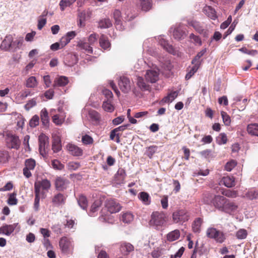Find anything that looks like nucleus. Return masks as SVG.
<instances>
[{
	"instance_id": "obj_43",
	"label": "nucleus",
	"mask_w": 258,
	"mask_h": 258,
	"mask_svg": "<svg viewBox=\"0 0 258 258\" xmlns=\"http://www.w3.org/2000/svg\"><path fill=\"white\" fill-rule=\"evenodd\" d=\"M78 203L80 207L84 210L86 209L88 206L87 200L86 198L83 195L79 197L78 199Z\"/></svg>"
},
{
	"instance_id": "obj_15",
	"label": "nucleus",
	"mask_w": 258,
	"mask_h": 258,
	"mask_svg": "<svg viewBox=\"0 0 258 258\" xmlns=\"http://www.w3.org/2000/svg\"><path fill=\"white\" fill-rule=\"evenodd\" d=\"M58 113L52 116V121L56 125H61L64 121L66 113L60 108L58 109Z\"/></svg>"
},
{
	"instance_id": "obj_26",
	"label": "nucleus",
	"mask_w": 258,
	"mask_h": 258,
	"mask_svg": "<svg viewBox=\"0 0 258 258\" xmlns=\"http://www.w3.org/2000/svg\"><path fill=\"white\" fill-rule=\"evenodd\" d=\"M185 35V32L181 26L176 27L173 32V36L176 39H181L184 38Z\"/></svg>"
},
{
	"instance_id": "obj_17",
	"label": "nucleus",
	"mask_w": 258,
	"mask_h": 258,
	"mask_svg": "<svg viewBox=\"0 0 258 258\" xmlns=\"http://www.w3.org/2000/svg\"><path fill=\"white\" fill-rule=\"evenodd\" d=\"M61 149V140L59 136L56 134H52V150L53 152L57 153Z\"/></svg>"
},
{
	"instance_id": "obj_29",
	"label": "nucleus",
	"mask_w": 258,
	"mask_h": 258,
	"mask_svg": "<svg viewBox=\"0 0 258 258\" xmlns=\"http://www.w3.org/2000/svg\"><path fill=\"white\" fill-rule=\"evenodd\" d=\"M99 43L100 46L105 50L110 48L111 45L108 37L104 34L101 35L99 39Z\"/></svg>"
},
{
	"instance_id": "obj_30",
	"label": "nucleus",
	"mask_w": 258,
	"mask_h": 258,
	"mask_svg": "<svg viewBox=\"0 0 258 258\" xmlns=\"http://www.w3.org/2000/svg\"><path fill=\"white\" fill-rule=\"evenodd\" d=\"M38 85V82L35 77H29L25 82V86L29 88H34Z\"/></svg>"
},
{
	"instance_id": "obj_13",
	"label": "nucleus",
	"mask_w": 258,
	"mask_h": 258,
	"mask_svg": "<svg viewBox=\"0 0 258 258\" xmlns=\"http://www.w3.org/2000/svg\"><path fill=\"white\" fill-rule=\"evenodd\" d=\"M118 85L120 90L124 93H128L131 90L130 80L125 77H121L118 81Z\"/></svg>"
},
{
	"instance_id": "obj_57",
	"label": "nucleus",
	"mask_w": 258,
	"mask_h": 258,
	"mask_svg": "<svg viewBox=\"0 0 258 258\" xmlns=\"http://www.w3.org/2000/svg\"><path fill=\"white\" fill-rule=\"evenodd\" d=\"M222 194L226 197L231 198H235L237 197V192L234 190H226L222 192Z\"/></svg>"
},
{
	"instance_id": "obj_27",
	"label": "nucleus",
	"mask_w": 258,
	"mask_h": 258,
	"mask_svg": "<svg viewBox=\"0 0 258 258\" xmlns=\"http://www.w3.org/2000/svg\"><path fill=\"white\" fill-rule=\"evenodd\" d=\"M177 91H173L169 93L166 96L164 97L161 100V103H170L172 102L178 96Z\"/></svg>"
},
{
	"instance_id": "obj_59",
	"label": "nucleus",
	"mask_w": 258,
	"mask_h": 258,
	"mask_svg": "<svg viewBox=\"0 0 258 258\" xmlns=\"http://www.w3.org/2000/svg\"><path fill=\"white\" fill-rule=\"evenodd\" d=\"M189 38L195 44L201 45L202 44L200 38L199 36L194 35L193 33L190 34Z\"/></svg>"
},
{
	"instance_id": "obj_40",
	"label": "nucleus",
	"mask_w": 258,
	"mask_h": 258,
	"mask_svg": "<svg viewBox=\"0 0 258 258\" xmlns=\"http://www.w3.org/2000/svg\"><path fill=\"white\" fill-rule=\"evenodd\" d=\"M101 202L100 200H96L92 204L91 207L90 213L89 214L90 216H94V213H95L100 207Z\"/></svg>"
},
{
	"instance_id": "obj_62",
	"label": "nucleus",
	"mask_w": 258,
	"mask_h": 258,
	"mask_svg": "<svg viewBox=\"0 0 258 258\" xmlns=\"http://www.w3.org/2000/svg\"><path fill=\"white\" fill-rule=\"evenodd\" d=\"M199 68L197 67L193 66L189 71L186 74L185 76V79L188 80L198 70Z\"/></svg>"
},
{
	"instance_id": "obj_6",
	"label": "nucleus",
	"mask_w": 258,
	"mask_h": 258,
	"mask_svg": "<svg viewBox=\"0 0 258 258\" xmlns=\"http://www.w3.org/2000/svg\"><path fill=\"white\" fill-rule=\"evenodd\" d=\"M49 146V138L43 134L39 136V151L40 154L43 157H46Z\"/></svg>"
},
{
	"instance_id": "obj_44",
	"label": "nucleus",
	"mask_w": 258,
	"mask_h": 258,
	"mask_svg": "<svg viewBox=\"0 0 258 258\" xmlns=\"http://www.w3.org/2000/svg\"><path fill=\"white\" fill-rule=\"evenodd\" d=\"M137 84L138 86L143 90H146L148 89V85L144 82V79L141 77H138L137 79Z\"/></svg>"
},
{
	"instance_id": "obj_33",
	"label": "nucleus",
	"mask_w": 258,
	"mask_h": 258,
	"mask_svg": "<svg viewBox=\"0 0 258 258\" xmlns=\"http://www.w3.org/2000/svg\"><path fill=\"white\" fill-rule=\"evenodd\" d=\"M23 42V38L20 37L16 38L15 40L13 37V42L12 49L14 51L19 49L22 45Z\"/></svg>"
},
{
	"instance_id": "obj_41",
	"label": "nucleus",
	"mask_w": 258,
	"mask_h": 258,
	"mask_svg": "<svg viewBox=\"0 0 258 258\" xmlns=\"http://www.w3.org/2000/svg\"><path fill=\"white\" fill-rule=\"evenodd\" d=\"M102 108L105 111L109 112H112L114 109V107L111 104L110 100L103 101Z\"/></svg>"
},
{
	"instance_id": "obj_25",
	"label": "nucleus",
	"mask_w": 258,
	"mask_h": 258,
	"mask_svg": "<svg viewBox=\"0 0 258 258\" xmlns=\"http://www.w3.org/2000/svg\"><path fill=\"white\" fill-rule=\"evenodd\" d=\"M112 25L111 20L108 18L100 19L98 21V27L100 29H107L111 27Z\"/></svg>"
},
{
	"instance_id": "obj_36",
	"label": "nucleus",
	"mask_w": 258,
	"mask_h": 258,
	"mask_svg": "<svg viewBox=\"0 0 258 258\" xmlns=\"http://www.w3.org/2000/svg\"><path fill=\"white\" fill-rule=\"evenodd\" d=\"M247 131L249 134L258 137V124H249L247 126Z\"/></svg>"
},
{
	"instance_id": "obj_58",
	"label": "nucleus",
	"mask_w": 258,
	"mask_h": 258,
	"mask_svg": "<svg viewBox=\"0 0 258 258\" xmlns=\"http://www.w3.org/2000/svg\"><path fill=\"white\" fill-rule=\"evenodd\" d=\"M72 5V4L69 0H61L59 4L61 11H64L66 8L70 7Z\"/></svg>"
},
{
	"instance_id": "obj_5",
	"label": "nucleus",
	"mask_w": 258,
	"mask_h": 258,
	"mask_svg": "<svg viewBox=\"0 0 258 258\" xmlns=\"http://www.w3.org/2000/svg\"><path fill=\"white\" fill-rule=\"evenodd\" d=\"M189 214L185 209H181L174 212L172 215V221L174 223L183 224L189 219Z\"/></svg>"
},
{
	"instance_id": "obj_4",
	"label": "nucleus",
	"mask_w": 258,
	"mask_h": 258,
	"mask_svg": "<svg viewBox=\"0 0 258 258\" xmlns=\"http://www.w3.org/2000/svg\"><path fill=\"white\" fill-rule=\"evenodd\" d=\"M59 247L61 252L64 254H69L74 250V241L67 237H61L59 241Z\"/></svg>"
},
{
	"instance_id": "obj_18",
	"label": "nucleus",
	"mask_w": 258,
	"mask_h": 258,
	"mask_svg": "<svg viewBox=\"0 0 258 258\" xmlns=\"http://www.w3.org/2000/svg\"><path fill=\"white\" fill-rule=\"evenodd\" d=\"M13 37L12 35H8L6 36L0 46L2 50L10 51L12 49Z\"/></svg>"
},
{
	"instance_id": "obj_28",
	"label": "nucleus",
	"mask_w": 258,
	"mask_h": 258,
	"mask_svg": "<svg viewBox=\"0 0 258 258\" xmlns=\"http://www.w3.org/2000/svg\"><path fill=\"white\" fill-rule=\"evenodd\" d=\"M220 182L227 187H231L235 185V179L233 176H226L222 178Z\"/></svg>"
},
{
	"instance_id": "obj_8",
	"label": "nucleus",
	"mask_w": 258,
	"mask_h": 258,
	"mask_svg": "<svg viewBox=\"0 0 258 258\" xmlns=\"http://www.w3.org/2000/svg\"><path fill=\"white\" fill-rule=\"evenodd\" d=\"M227 199L223 196L215 195L211 201V204L216 209L222 211L226 202Z\"/></svg>"
},
{
	"instance_id": "obj_48",
	"label": "nucleus",
	"mask_w": 258,
	"mask_h": 258,
	"mask_svg": "<svg viewBox=\"0 0 258 258\" xmlns=\"http://www.w3.org/2000/svg\"><path fill=\"white\" fill-rule=\"evenodd\" d=\"M217 143L219 145H223L226 143L227 141V136L225 133H221L217 137L216 139Z\"/></svg>"
},
{
	"instance_id": "obj_51",
	"label": "nucleus",
	"mask_w": 258,
	"mask_h": 258,
	"mask_svg": "<svg viewBox=\"0 0 258 258\" xmlns=\"http://www.w3.org/2000/svg\"><path fill=\"white\" fill-rule=\"evenodd\" d=\"M36 165L35 161L32 159H27L25 161V167L26 168L33 170Z\"/></svg>"
},
{
	"instance_id": "obj_34",
	"label": "nucleus",
	"mask_w": 258,
	"mask_h": 258,
	"mask_svg": "<svg viewBox=\"0 0 258 258\" xmlns=\"http://www.w3.org/2000/svg\"><path fill=\"white\" fill-rule=\"evenodd\" d=\"M205 13L211 19L215 20L216 14L215 10L210 6H206L204 9Z\"/></svg>"
},
{
	"instance_id": "obj_21",
	"label": "nucleus",
	"mask_w": 258,
	"mask_h": 258,
	"mask_svg": "<svg viewBox=\"0 0 258 258\" xmlns=\"http://www.w3.org/2000/svg\"><path fill=\"white\" fill-rule=\"evenodd\" d=\"M237 209V206L234 203L230 202L227 199L222 212L230 214L232 212H235Z\"/></svg>"
},
{
	"instance_id": "obj_45",
	"label": "nucleus",
	"mask_w": 258,
	"mask_h": 258,
	"mask_svg": "<svg viewBox=\"0 0 258 258\" xmlns=\"http://www.w3.org/2000/svg\"><path fill=\"white\" fill-rule=\"evenodd\" d=\"M141 7L143 11H148L151 8L150 0H140Z\"/></svg>"
},
{
	"instance_id": "obj_64",
	"label": "nucleus",
	"mask_w": 258,
	"mask_h": 258,
	"mask_svg": "<svg viewBox=\"0 0 258 258\" xmlns=\"http://www.w3.org/2000/svg\"><path fill=\"white\" fill-rule=\"evenodd\" d=\"M36 104V101L35 99H32L29 100L25 105V108L26 110H28L32 107L35 106Z\"/></svg>"
},
{
	"instance_id": "obj_38",
	"label": "nucleus",
	"mask_w": 258,
	"mask_h": 258,
	"mask_svg": "<svg viewBox=\"0 0 258 258\" xmlns=\"http://www.w3.org/2000/svg\"><path fill=\"white\" fill-rule=\"evenodd\" d=\"M134 219V216L131 212H125L122 214L121 216L122 221L125 223H130Z\"/></svg>"
},
{
	"instance_id": "obj_35",
	"label": "nucleus",
	"mask_w": 258,
	"mask_h": 258,
	"mask_svg": "<svg viewBox=\"0 0 258 258\" xmlns=\"http://www.w3.org/2000/svg\"><path fill=\"white\" fill-rule=\"evenodd\" d=\"M202 222L203 220L200 218H198L195 219L192 225V230L194 232H200Z\"/></svg>"
},
{
	"instance_id": "obj_9",
	"label": "nucleus",
	"mask_w": 258,
	"mask_h": 258,
	"mask_svg": "<svg viewBox=\"0 0 258 258\" xmlns=\"http://www.w3.org/2000/svg\"><path fill=\"white\" fill-rule=\"evenodd\" d=\"M8 147L10 148L18 150L20 146V141L18 137L12 134H8L6 138Z\"/></svg>"
},
{
	"instance_id": "obj_3",
	"label": "nucleus",
	"mask_w": 258,
	"mask_h": 258,
	"mask_svg": "<svg viewBox=\"0 0 258 258\" xmlns=\"http://www.w3.org/2000/svg\"><path fill=\"white\" fill-rule=\"evenodd\" d=\"M166 216L163 212H155L151 215L150 224L157 229H160L166 223Z\"/></svg>"
},
{
	"instance_id": "obj_12",
	"label": "nucleus",
	"mask_w": 258,
	"mask_h": 258,
	"mask_svg": "<svg viewBox=\"0 0 258 258\" xmlns=\"http://www.w3.org/2000/svg\"><path fill=\"white\" fill-rule=\"evenodd\" d=\"M66 150L72 156H81L83 154V150L72 143H69L66 146Z\"/></svg>"
},
{
	"instance_id": "obj_39",
	"label": "nucleus",
	"mask_w": 258,
	"mask_h": 258,
	"mask_svg": "<svg viewBox=\"0 0 258 258\" xmlns=\"http://www.w3.org/2000/svg\"><path fill=\"white\" fill-rule=\"evenodd\" d=\"M30 91H25L19 93L16 97V101L20 103L21 101L25 99L28 96L30 95Z\"/></svg>"
},
{
	"instance_id": "obj_32",
	"label": "nucleus",
	"mask_w": 258,
	"mask_h": 258,
	"mask_svg": "<svg viewBox=\"0 0 258 258\" xmlns=\"http://www.w3.org/2000/svg\"><path fill=\"white\" fill-rule=\"evenodd\" d=\"M40 118L42 124L45 126H47L49 124V119L48 113L46 108H43L40 112Z\"/></svg>"
},
{
	"instance_id": "obj_55",
	"label": "nucleus",
	"mask_w": 258,
	"mask_h": 258,
	"mask_svg": "<svg viewBox=\"0 0 258 258\" xmlns=\"http://www.w3.org/2000/svg\"><path fill=\"white\" fill-rule=\"evenodd\" d=\"M80 166V164L76 162H70L68 165L67 167L69 170L74 171L78 169Z\"/></svg>"
},
{
	"instance_id": "obj_49",
	"label": "nucleus",
	"mask_w": 258,
	"mask_h": 258,
	"mask_svg": "<svg viewBox=\"0 0 258 258\" xmlns=\"http://www.w3.org/2000/svg\"><path fill=\"white\" fill-rule=\"evenodd\" d=\"M157 146H151L149 147L146 150V154L150 158H151L154 155V154L157 150Z\"/></svg>"
},
{
	"instance_id": "obj_42",
	"label": "nucleus",
	"mask_w": 258,
	"mask_h": 258,
	"mask_svg": "<svg viewBox=\"0 0 258 258\" xmlns=\"http://www.w3.org/2000/svg\"><path fill=\"white\" fill-rule=\"evenodd\" d=\"M17 193L14 192L9 195V198L7 201L8 204L10 206L16 205L18 203V200L16 198Z\"/></svg>"
},
{
	"instance_id": "obj_63",
	"label": "nucleus",
	"mask_w": 258,
	"mask_h": 258,
	"mask_svg": "<svg viewBox=\"0 0 258 258\" xmlns=\"http://www.w3.org/2000/svg\"><path fill=\"white\" fill-rule=\"evenodd\" d=\"M246 197L251 200L255 199L258 197V192L254 190H251L247 193Z\"/></svg>"
},
{
	"instance_id": "obj_7",
	"label": "nucleus",
	"mask_w": 258,
	"mask_h": 258,
	"mask_svg": "<svg viewBox=\"0 0 258 258\" xmlns=\"http://www.w3.org/2000/svg\"><path fill=\"white\" fill-rule=\"evenodd\" d=\"M206 234L208 237L214 239L220 243H222L225 239L224 235L222 232L213 227L208 228Z\"/></svg>"
},
{
	"instance_id": "obj_47",
	"label": "nucleus",
	"mask_w": 258,
	"mask_h": 258,
	"mask_svg": "<svg viewBox=\"0 0 258 258\" xmlns=\"http://www.w3.org/2000/svg\"><path fill=\"white\" fill-rule=\"evenodd\" d=\"M52 167L55 170H61L64 168V165L58 160H53L51 162Z\"/></svg>"
},
{
	"instance_id": "obj_37",
	"label": "nucleus",
	"mask_w": 258,
	"mask_h": 258,
	"mask_svg": "<svg viewBox=\"0 0 258 258\" xmlns=\"http://www.w3.org/2000/svg\"><path fill=\"white\" fill-rule=\"evenodd\" d=\"M138 197L139 199L145 205H149L150 203V199L149 195L146 192H141Z\"/></svg>"
},
{
	"instance_id": "obj_2",
	"label": "nucleus",
	"mask_w": 258,
	"mask_h": 258,
	"mask_svg": "<svg viewBox=\"0 0 258 258\" xmlns=\"http://www.w3.org/2000/svg\"><path fill=\"white\" fill-rule=\"evenodd\" d=\"M51 186L50 181L47 179L37 180L34 183L35 194L41 196L42 199H44Z\"/></svg>"
},
{
	"instance_id": "obj_20",
	"label": "nucleus",
	"mask_w": 258,
	"mask_h": 258,
	"mask_svg": "<svg viewBox=\"0 0 258 258\" xmlns=\"http://www.w3.org/2000/svg\"><path fill=\"white\" fill-rule=\"evenodd\" d=\"M69 82L68 77L63 76H57L54 80L53 84V87H63L67 85Z\"/></svg>"
},
{
	"instance_id": "obj_56",
	"label": "nucleus",
	"mask_w": 258,
	"mask_h": 258,
	"mask_svg": "<svg viewBox=\"0 0 258 258\" xmlns=\"http://www.w3.org/2000/svg\"><path fill=\"white\" fill-rule=\"evenodd\" d=\"M89 116L94 120H98L100 118L99 113L95 110L91 109L88 111Z\"/></svg>"
},
{
	"instance_id": "obj_23",
	"label": "nucleus",
	"mask_w": 258,
	"mask_h": 258,
	"mask_svg": "<svg viewBox=\"0 0 258 258\" xmlns=\"http://www.w3.org/2000/svg\"><path fill=\"white\" fill-rule=\"evenodd\" d=\"M159 44L168 52L170 53H174V49L172 45H170L165 39L162 36H160L158 38Z\"/></svg>"
},
{
	"instance_id": "obj_61",
	"label": "nucleus",
	"mask_w": 258,
	"mask_h": 258,
	"mask_svg": "<svg viewBox=\"0 0 258 258\" xmlns=\"http://www.w3.org/2000/svg\"><path fill=\"white\" fill-rule=\"evenodd\" d=\"M98 35L96 33H92L89 36L88 41L90 45H93L97 40Z\"/></svg>"
},
{
	"instance_id": "obj_16",
	"label": "nucleus",
	"mask_w": 258,
	"mask_h": 258,
	"mask_svg": "<svg viewBox=\"0 0 258 258\" xmlns=\"http://www.w3.org/2000/svg\"><path fill=\"white\" fill-rule=\"evenodd\" d=\"M18 226V223L11 225H5L0 227V234H3L7 236H10Z\"/></svg>"
},
{
	"instance_id": "obj_14",
	"label": "nucleus",
	"mask_w": 258,
	"mask_h": 258,
	"mask_svg": "<svg viewBox=\"0 0 258 258\" xmlns=\"http://www.w3.org/2000/svg\"><path fill=\"white\" fill-rule=\"evenodd\" d=\"M69 184V180L63 177H58L55 179V186L57 190H63L66 189Z\"/></svg>"
},
{
	"instance_id": "obj_50",
	"label": "nucleus",
	"mask_w": 258,
	"mask_h": 258,
	"mask_svg": "<svg viewBox=\"0 0 258 258\" xmlns=\"http://www.w3.org/2000/svg\"><path fill=\"white\" fill-rule=\"evenodd\" d=\"M236 165V161L234 160H231L226 164L225 169L227 171H231Z\"/></svg>"
},
{
	"instance_id": "obj_53",
	"label": "nucleus",
	"mask_w": 258,
	"mask_h": 258,
	"mask_svg": "<svg viewBox=\"0 0 258 258\" xmlns=\"http://www.w3.org/2000/svg\"><path fill=\"white\" fill-rule=\"evenodd\" d=\"M82 142L84 145H90L93 144V139L91 136L85 135L82 136Z\"/></svg>"
},
{
	"instance_id": "obj_19",
	"label": "nucleus",
	"mask_w": 258,
	"mask_h": 258,
	"mask_svg": "<svg viewBox=\"0 0 258 258\" xmlns=\"http://www.w3.org/2000/svg\"><path fill=\"white\" fill-rule=\"evenodd\" d=\"M66 200V196L61 193L55 195L52 199V203L55 206L58 207L64 204Z\"/></svg>"
},
{
	"instance_id": "obj_1",
	"label": "nucleus",
	"mask_w": 258,
	"mask_h": 258,
	"mask_svg": "<svg viewBox=\"0 0 258 258\" xmlns=\"http://www.w3.org/2000/svg\"><path fill=\"white\" fill-rule=\"evenodd\" d=\"M112 17L115 21L116 26L120 30L124 29L122 27V22L130 21L135 18V16L132 14L131 10L127 9L121 12L118 9H115L112 12Z\"/></svg>"
},
{
	"instance_id": "obj_46",
	"label": "nucleus",
	"mask_w": 258,
	"mask_h": 258,
	"mask_svg": "<svg viewBox=\"0 0 258 258\" xmlns=\"http://www.w3.org/2000/svg\"><path fill=\"white\" fill-rule=\"evenodd\" d=\"M247 235V232L244 229H240L238 230L236 233V237L238 239H243L246 238Z\"/></svg>"
},
{
	"instance_id": "obj_24",
	"label": "nucleus",
	"mask_w": 258,
	"mask_h": 258,
	"mask_svg": "<svg viewBox=\"0 0 258 258\" xmlns=\"http://www.w3.org/2000/svg\"><path fill=\"white\" fill-rule=\"evenodd\" d=\"M134 249V246L129 243H122L120 247V252L124 255H127Z\"/></svg>"
},
{
	"instance_id": "obj_10",
	"label": "nucleus",
	"mask_w": 258,
	"mask_h": 258,
	"mask_svg": "<svg viewBox=\"0 0 258 258\" xmlns=\"http://www.w3.org/2000/svg\"><path fill=\"white\" fill-rule=\"evenodd\" d=\"M159 75V70L157 68H153L147 70L145 77L148 82L153 83L158 81Z\"/></svg>"
},
{
	"instance_id": "obj_22",
	"label": "nucleus",
	"mask_w": 258,
	"mask_h": 258,
	"mask_svg": "<svg viewBox=\"0 0 258 258\" xmlns=\"http://www.w3.org/2000/svg\"><path fill=\"white\" fill-rule=\"evenodd\" d=\"M77 47L80 49L84 50L86 52L88 53H93V48L91 45L88 44L86 42L83 40H80L78 42Z\"/></svg>"
},
{
	"instance_id": "obj_60",
	"label": "nucleus",
	"mask_w": 258,
	"mask_h": 258,
	"mask_svg": "<svg viewBox=\"0 0 258 258\" xmlns=\"http://www.w3.org/2000/svg\"><path fill=\"white\" fill-rule=\"evenodd\" d=\"M39 118L37 115H35L32 117L29 122L30 126L31 127H34L39 124Z\"/></svg>"
},
{
	"instance_id": "obj_54",
	"label": "nucleus",
	"mask_w": 258,
	"mask_h": 258,
	"mask_svg": "<svg viewBox=\"0 0 258 258\" xmlns=\"http://www.w3.org/2000/svg\"><path fill=\"white\" fill-rule=\"evenodd\" d=\"M221 116L223 119V121L225 125L228 126L230 124L231 119L230 116L224 111H222Z\"/></svg>"
},
{
	"instance_id": "obj_52",
	"label": "nucleus",
	"mask_w": 258,
	"mask_h": 258,
	"mask_svg": "<svg viewBox=\"0 0 258 258\" xmlns=\"http://www.w3.org/2000/svg\"><path fill=\"white\" fill-rule=\"evenodd\" d=\"M189 25H191L192 26L195 30L198 31L200 33H202L203 31H204V29L202 28V27L200 25V24L199 22L195 21H192L189 23Z\"/></svg>"
},
{
	"instance_id": "obj_11",
	"label": "nucleus",
	"mask_w": 258,
	"mask_h": 258,
	"mask_svg": "<svg viewBox=\"0 0 258 258\" xmlns=\"http://www.w3.org/2000/svg\"><path fill=\"white\" fill-rule=\"evenodd\" d=\"M105 206L110 213L118 212L121 208L120 204L114 199L108 200L106 202Z\"/></svg>"
},
{
	"instance_id": "obj_31",
	"label": "nucleus",
	"mask_w": 258,
	"mask_h": 258,
	"mask_svg": "<svg viewBox=\"0 0 258 258\" xmlns=\"http://www.w3.org/2000/svg\"><path fill=\"white\" fill-rule=\"evenodd\" d=\"M180 233L179 230L176 229L170 232L167 235V239L169 241H174L179 238Z\"/></svg>"
}]
</instances>
